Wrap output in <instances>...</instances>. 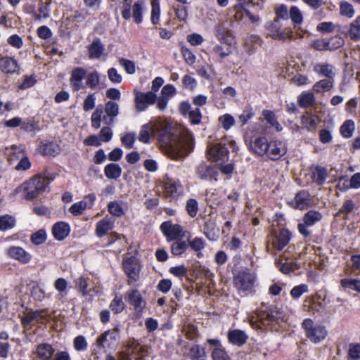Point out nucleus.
Returning a JSON list of instances; mask_svg holds the SVG:
<instances>
[{
    "instance_id": "obj_9",
    "label": "nucleus",
    "mask_w": 360,
    "mask_h": 360,
    "mask_svg": "<svg viewBox=\"0 0 360 360\" xmlns=\"http://www.w3.org/2000/svg\"><path fill=\"white\" fill-rule=\"evenodd\" d=\"M255 281V275L245 271H239L233 278L234 285L240 292L251 291Z\"/></svg>"
},
{
    "instance_id": "obj_49",
    "label": "nucleus",
    "mask_w": 360,
    "mask_h": 360,
    "mask_svg": "<svg viewBox=\"0 0 360 360\" xmlns=\"http://www.w3.org/2000/svg\"><path fill=\"white\" fill-rule=\"evenodd\" d=\"M15 219L9 215L0 217V230L11 229L15 225Z\"/></svg>"
},
{
    "instance_id": "obj_28",
    "label": "nucleus",
    "mask_w": 360,
    "mask_h": 360,
    "mask_svg": "<svg viewBox=\"0 0 360 360\" xmlns=\"http://www.w3.org/2000/svg\"><path fill=\"white\" fill-rule=\"evenodd\" d=\"M54 352L55 349L48 343H41L38 345L35 351L37 357L41 360H50Z\"/></svg>"
},
{
    "instance_id": "obj_13",
    "label": "nucleus",
    "mask_w": 360,
    "mask_h": 360,
    "mask_svg": "<svg viewBox=\"0 0 360 360\" xmlns=\"http://www.w3.org/2000/svg\"><path fill=\"white\" fill-rule=\"evenodd\" d=\"M48 314L46 309L36 310L34 311H29L25 314L21 319V323L23 327L33 323L34 321L43 323L47 320Z\"/></svg>"
},
{
    "instance_id": "obj_42",
    "label": "nucleus",
    "mask_w": 360,
    "mask_h": 360,
    "mask_svg": "<svg viewBox=\"0 0 360 360\" xmlns=\"http://www.w3.org/2000/svg\"><path fill=\"white\" fill-rule=\"evenodd\" d=\"M315 101V97L312 93L303 92L298 98V102L301 107L308 108Z\"/></svg>"
},
{
    "instance_id": "obj_1",
    "label": "nucleus",
    "mask_w": 360,
    "mask_h": 360,
    "mask_svg": "<svg viewBox=\"0 0 360 360\" xmlns=\"http://www.w3.org/2000/svg\"><path fill=\"white\" fill-rule=\"evenodd\" d=\"M181 129L165 123L158 129V141L162 152L172 159L186 156L193 148L192 136L186 134L181 136Z\"/></svg>"
},
{
    "instance_id": "obj_17",
    "label": "nucleus",
    "mask_w": 360,
    "mask_h": 360,
    "mask_svg": "<svg viewBox=\"0 0 360 360\" xmlns=\"http://www.w3.org/2000/svg\"><path fill=\"white\" fill-rule=\"evenodd\" d=\"M119 105L112 101H108L105 105L104 111L106 115L103 116V120L107 125L111 124L114 119L119 115Z\"/></svg>"
},
{
    "instance_id": "obj_19",
    "label": "nucleus",
    "mask_w": 360,
    "mask_h": 360,
    "mask_svg": "<svg viewBox=\"0 0 360 360\" xmlns=\"http://www.w3.org/2000/svg\"><path fill=\"white\" fill-rule=\"evenodd\" d=\"M269 147V143L264 136L257 137L250 143V149L259 156L266 155Z\"/></svg>"
},
{
    "instance_id": "obj_52",
    "label": "nucleus",
    "mask_w": 360,
    "mask_h": 360,
    "mask_svg": "<svg viewBox=\"0 0 360 360\" xmlns=\"http://www.w3.org/2000/svg\"><path fill=\"white\" fill-rule=\"evenodd\" d=\"M219 122L221 124L222 127L228 130L232 126H233L235 123V120L233 116H231L229 114H225L219 118Z\"/></svg>"
},
{
    "instance_id": "obj_63",
    "label": "nucleus",
    "mask_w": 360,
    "mask_h": 360,
    "mask_svg": "<svg viewBox=\"0 0 360 360\" xmlns=\"http://www.w3.org/2000/svg\"><path fill=\"white\" fill-rule=\"evenodd\" d=\"M99 75L94 71L88 75L86 83L91 89H95L99 83Z\"/></svg>"
},
{
    "instance_id": "obj_31",
    "label": "nucleus",
    "mask_w": 360,
    "mask_h": 360,
    "mask_svg": "<svg viewBox=\"0 0 360 360\" xmlns=\"http://www.w3.org/2000/svg\"><path fill=\"white\" fill-rule=\"evenodd\" d=\"M327 176L328 170L323 167L317 166L312 171L311 178L313 181L319 186H321L325 183Z\"/></svg>"
},
{
    "instance_id": "obj_37",
    "label": "nucleus",
    "mask_w": 360,
    "mask_h": 360,
    "mask_svg": "<svg viewBox=\"0 0 360 360\" xmlns=\"http://www.w3.org/2000/svg\"><path fill=\"white\" fill-rule=\"evenodd\" d=\"M322 219V214L317 211L310 210L303 217V222L307 226H313L317 221Z\"/></svg>"
},
{
    "instance_id": "obj_64",
    "label": "nucleus",
    "mask_w": 360,
    "mask_h": 360,
    "mask_svg": "<svg viewBox=\"0 0 360 360\" xmlns=\"http://www.w3.org/2000/svg\"><path fill=\"white\" fill-rule=\"evenodd\" d=\"M308 292V286L306 284H301L297 286H295L290 290V295L295 298H299L303 293Z\"/></svg>"
},
{
    "instance_id": "obj_58",
    "label": "nucleus",
    "mask_w": 360,
    "mask_h": 360,
    "mask_svg": "<svg viewBox=\"0 0 360 360\" xmlns=\"http://www.w3.org/2000/svg\"><path fill=\"white\" fill-rule=\"evenodd\" d=\"M214 360H230L226 352L222 347H217L212 352Z\"/></svg>"
},
{
    "instance_id": "obj_59",
    "label": "nucleus",
    "mask_w": 360,
    "mask_h": 360,
    "mask_svg": "<svg viewBox=\"0 0 360 360\" xmlns=\"http://www.w3.org/2000/svg\"><path fill=\"white\" fill-rule=\"evenodd\" d=\"M46 234L44 230H39L31 236V241L35 245H40L45 242Z\"/></svg>"
},
{
    "instance_id": "obj_33",
    "label": "nucleus",
    "mask_w": 360,
    "mask_h": 360,
    "mask_svg": "<svg viewBox=\"0 0 360 360\" xmlns=\"http://www.w3.org/2000/svg\"><path fill=\"white\" fill-rule=\"evenodd\" d=\"M309 194L306 191L298 193L295 197V207L299 210L307 208L310 204Z\"/></svg>"
},
{
    "instance_id": "obj_12",
    "label": "nucleus",
    "mask_w": 360,
    "mask_h": 360,
    "mask_svg": "<svg viewBox=\"0 0 360 360\" xmlns=\"http://www.w3.org/2000/svg\"><path fill=\"white\" fill-rule=\"evenodd\" d=\"M160 229L169 241L182 239L184 237L182 227L179 224H173L170 221L163 222Z\"/></svg>"
},
{
    "instance_id": "obj_27",
    "label": "nucleus",
    "mask_w": 360,
    "mask_h": 360,
    "mask_svg": "<svg viewBox=\"0 0 360 360\" xmlns=\"http://www.w3.org/2000/svg\"><path fill=\"white\" fill-rule=\"evenodd\" d=\"M86 71L83 68H76L72 71L70 82L75 91L82 87V80L84 78Z\"/></svg>"
},
{
    "instance_id": "obj_50",
    "label": "nucleus",
    "mask_w": 360,
    "mask_h": 360,
    "mask_svg": "<svg viewBox=\"0 0 360 360\" xmlns=\"http://www.w3.org/2000/svg\"><path fill=\"white\" fill-rule=\"evenodd\" d=\"M186 211L191 217H195L198 211V204L196 200L191 198L186 202Z\"/></svg>"
},
{
    "instance_id": "obj_26",
    "label": "nucleus",
    "mask_w": 360,
    "mask_h": 360,
    "mask_svg": "<svg viewBox=\"0 0 360 360\" xmlns=\"http://www.w3.org/2000/svg\"><path fill=\"white\" fill-rule=\"evenodd\" d=\"M52 233L56 240H63L69 235L70 226L65 222H57L52 227Z\"/></svg>"
},
{
    "instance_id": "obj_36",
    "label": "nucleus",
    "mask_w": 360,
    "mask_h": 360,
    "mask_svg": "<svg viewBox=\"0 0 360 360\" xmlns=\"http://www.w3.org/2000/svg\"><path fill=\"white\" fill-rule=\"evenodd\" d=\"M319 122V118L314 115H305L302 117V124L308 130L315 129Z\"/></svg>"
},
{
    "instance_id": "obj_61",
    "label": "nucleus",
    "mask_w": 360,
    "mask_h": 360,
    "mask_svg": "<svg viewBox=\"0 0 360 360\" xmlns=\"http://www.w3.org/2000/svg\"><path fill=\"white\" fill-rule=\"evenodd\" d=\"M189 354L192 359L197 360L200 357L205 355V352L203 349L200 348L198 345H193L189 350Z\"/></svg>"
},
{
    "instance_id": "obj_56",
    "label": "nucleus",
    "mask_w": 360,
    "mask_h": 360,
    "mask_svg": "<svg viewBox=\"0 0 360 360\" xmlns=\"http://www.w3.org/2000/svg\"><path fill=\"white\" fill-rule=\"evenodd\" d=\"M119 63L124 68L128 74L132 75L135 72L136 68L133 61L121 58L119 59Z\"/></svg>"
},
{
    "instance_id": "obj_60",
    "label": "nucleus",
    "mask_w": 360,
    "mask_h": 360,
    "mask_svg": "<svg viewBox=\"0 0 360 360\" xmlns=\"http://www.w3.org/2000/svg\"><path fill=\"white\" fill-rule=\"evenodd\" d=\"M276 264L283 274H289L295 270L294 265L291 262H283L282 259H276Z\"/></svg>"
},
{
    "instance_id": "obj_29",
    "label": "nucleus",
    "mask_w": 360,
    "mask_h": 360,
    "mask_svg": "<svg viewBox=\"0 0 360 360\" xmlns=\"http://www.w3.org/2000/svg\"><path fill=\"white\" fill-rule=\"evenodd\" d=\"M155 131V126L149 122L143 124L139 133L138 139L139 141L148 143L150 140V136L154 134Z\"/></svg>"
},
{
    "instance_id": "obj_6",
    "label": "nucleus",
    "mask_w": 360,
    "mask_h": 360,
    "mask_svg": "<svg viewBox=\"0 0 360 360\" xmlns=\"http://www.w3.org/2000/svg\"><path fill=\"white\" fill-rule=\"evenodd\" d=\"M305 335L314 343H319L323 340L328 331L325 326L315 324L311 319H304L302 323Z\"/></svg>"
},
{
    "instance_id": "obj_7",
    "label": "nucleus",
    "mask_w": 360,
    "mask_h": 360,
    "mask_svg": "<svg viewBox=\"0 0 360 360\" xmlns=\"http://www.w3.org/2000/svg\"><path fill=\"white\" fill-rule=\"evenodd\" d=\"M119 339V329L115 327L99 335L96 340V345L107 352L109 349H114L116 347Z\"/></svg>"
},
{
    "instance_id": "obj_53",
    "label": "nucleus",
    "mask_w": 360,
    "mask_h": 360,
    "mask_svg": "<svg viewBox=\"0 0 360 360\" xmlns=\"http://www.w3.org/2000/svg\"><path fill=\"white\" fill-rule=\"evenodd\" d=\"M121 142L122 145L127 149L131 148L135 142V134L132 132L124 134L121 137Z\"/></svg>"
},
{
    "instance_id": "obj_20",
    "label": "nucleus",
    "mask_w": 360,
    "mask_h": 360,
    "mask_svg": "<svg viewBox=\"0 0 360 360\" xmlns=\"http://www.w3.org/2000/svg\"><path fill=\"white\" fill-rule=\"evenodd\" d=\"M314 71L319 75L328 79H334L336 75L335 68L326 63L316 64L314 66Z\"/></svg>"
},
{
    "instance_id": "obj_55",
    "label": "nucleus",
    "mask_w": 360,
    "mask_h": 360,
    "mask_svg": "<svg viewBox=\"0 0 360 360\" xmlns=\"http://www.w3.org/2000/svg\"><path fill=\"white\" fill-rule=\"evenodd\" d=\"M340 13L348 18H352L354 14L352 5L346 1H342L340 4Z\"/></svg>"
},
{
    "instance_id": "obj_2",
    "label": "nucleus",
    "mask_w": 360,
    "mask_h": 360,
    "mask_svg": "<svg viewBox=\"0 0 360 360\" xmlns=\"http://www.w3.org/2000/svg\"><path fill=\"white\" fill-rule=\"evenodd\" d=\"M284 319L285 316L280 309L271 305L255 311L249 316V322L252 328L262 329L263 327H267Z\"/></svg>"
},
{
    "instance_id": "obj_25",
    "label": "nucleus",
    "mask_w": 360,
    "mask_h": 360,
    "mask_svg": "<svg viewBox=\"0 0 360 360\" xmlns=\"http://www.w3.org/2000/svg\"><path fill=\"white\" fill-rule=\"evenodd\" d=\"M127 295L129 303L134 306L136 311L141 312L145 307L146 303L139 290H129L127 292Z\"/></svg>"
},
{
    "instance_id": "obj_4",
    "label": "nucleus",
    "mask_w": 360,
    "mask_h": 360,
    "mask_svg": "<svg viewBox=\"0 0 360 360\" xmlns=\"http://www.w3.org/2000/svg\"><path fill=\"white\" fill-rule=\"evenodd\" d=\"M49 184V180L45 177L36 175L29 181L23 183L15 188V192L18 193L21 191L26 192L25 198L31 200L44 192Z\"/></svg>"
},
{
    "instance_id": "obj_54",
    "label": "nucleus",
    "mask_w": 360,
    "mask_h": 360,
    "mask_svg": "<svg viewBox=\"0 0 360 360\" xmlns=\"http://www.w3.org/2000/svg\"><path fill=\"white\" fill-rule=\"evenodd\" d=\"M355 205L352 200H346L342 205V207L339 210L337 215L347 216L349 214L354 208Z\"/></svg>"
},
{
    "instance_id": "obj_57",
    "label": "nucleus",
    "mask_w": 360,
    "mask_h": 360,
    "mask_svg": "<svg viewBox=\"0 0 360 360\" xmlns=\"http://www.w3.org/2000/svg\"><path fill=\"white\" fill-rule=\"evenodd\" d=\"M289 15L292 22L295 25L300 24L302 22V15L297 7H291Z\"/></svg>"
},
{
    "instance_id": "obj_62",
    "label": "nucleus",
    "mask_w": 360,
    "mask_h": 360,
    "mask_svg": "<svg viewBox=\"0 0 360 360\" xmlns=\"http://www.w3.org/2000/svg\"><path fill=\"white\" fill-rule=\"evenodd\" d=\"M349 358L351 360H357L360 359V344H351L349 345Z\"/></svg>"
},
{
    "instance_id": "obj_15",
    "label": "nucleus",
    "mask_w": 360,
    "mask_h": 360,
    "mask_svg": "<svg viewBox=\"0 0 360 360\" xmlns=\"http://www.w3.org/2000/svg\"><path fill=\"white\" fill-rule=\"evenodd\" d=\"M123 267L124 272L133 281H136L139 278V266L137 259L131 257L123 262Z\"/></svg>"
},
{
    "instance_id": "obj_23",
    "label": "nucleus",
    "mask_w": 360,
    "mask_h": 360,
    "mask_svg": "<svg viewBox=\"0 0 360 360\" xmlns=\"http://www.w3.org/2000/svg\"><path fill=\"white\" fill-rule=\"evenodd\" d=\"M165 190L168 196L176 198L182 192V186L178 180L167 178L165 182Z\"/></svg>"
},
{
    "instance_id": "obj_8",
    "label": "nucleus",
    "mask_w": 360,
    "mask_h": 360,
    "mask_svg": "<svg viewBox=\"0 0 360 360\" xmlns=\"http://www.w3.org/2000/svg\"><path fill=\"white\" fill-rule=\"evenodd\" d=\"M267 34L272 39L276 40L285 41L287 39L292 38V32L290 28H283V26L278 18L274 19L266 25Z\"/></svg>"
},
{
    "instance_id": "obj_38",
    "label": "nucleus",
    "mask_w": 360,
    "mask_h": 360,
    "mask_svg": "<svg viewBox=\"0 0 360 360\" xmlns=\"http://www.w3.org/2000/svg\"><path fill=\"white\" fill-rule=\"evenodd\" d=\"M144 9V4L143 1H137L136 2L132 8V18H134V21L139 24L142 22V14Z\"/></svg>"
},
{
    "instance_id": "obj_16",
    "label": "nucleus",
    "mask_w": 360,
    "mask_h": 360,
    "mask_svg": "<svg viewBox=\"0 0 360 360\" xmlns=\"http://www.w3.org/2000/svg\"><path fill=\"white\" fill-rule=\"evenodd\" d=\"M196 173L198 178L201 180H208L213 179L217 181V175L218 172L213 167L208 165L204 162H201L197 167Z\"/></svg>"
},
{
    "instance_id": "obj_14",
    "label": "nucleus",
    "mask_w": 360,
    "mask_h": 360,
    "mask_svg": "<svg viewBox=\"0 0 360 360\" xmlns=\"http://www.w3.org/2000/svg\"><path fill=\"white\" fill-rule=\"evenodd\" d=\"M286 153V147L283 142L275 141L269 142L266 157L271 160H279Z\"/></svg>"
},
{
    "instance_id": "obj_40",
    "label": "nucleus",
    "mask_w": 360,
    "mask_h": 360,
    "mask_svg": "<svg viewBox=\"0 0 360 360\" xmlns=\"http://www.w3.org/2000/svg\"><path fill=\"white\" fill-rule=\"evenodd\" d=\"M41 153L44 155L56 156L60 153L59 146L53 142H50L46 144H44L41 147Z\"/></svg>"
},
{
    "instance_id": "obj_47",
    "label": "nucleus",
    "mask_w": 360,
    "mask_h": 360,
    "mask_svg": "<svg viewBox=\"0 0 360 360\" xmlns=\"http://www.w3.org/2000/svg\"><path fill=\"white\" fill-rule=\"evenodd\" d=\"M160 9L158 0H151L150 19L153 25H157L160 21Z\"/></svg>"
},
{
    "instance_id": "obj_46",
    "label": "nucleus",
    "mask_w": 360,
    "mask_h": 360,
    "mask_svg": "<svg viewBox=\"0 0 360 360\" xmlns=\"http://www.w3.org/2000/svg\"><path fill=\"white\" fill-rule=\"evenodd\" d=\"M262 115L264 116L266 122L271 127H275L278 131L282 129V127H281L280 124L277 122L276 119L275 114L272 111L264 110L262 111Z\"/></svg>"
},
{
    "instance_id": "obj_5",
    "label": "nucleus",
    "mask_w": 360,
    "mask_h": 360,
    "mask_svg": "<svg viewBox=\"0 0 360 360\" xmlns=\"http://www.w3.org/2000/svg\"><path fill=\"white\" fill-rule=\"evenodd\" d=\"M290 239V232L287 229H282L278 233H274L268 237L266 250L271 254H276V250H283L288 244Z\"/></svg>"
},
{
    "instance_id": "obj_51",
    "label": "nucleus",
    "mask_w": 360,
    "mask_h": 360,
    "mask_svg": "<svg viewBox=\"0 0 360 360\" xmlns=\"http://www.w3.org/2000/svg\"><path fill=\"white\" fill-rule=\"evenodd\" d=\"M109 212L116 217H121L124 214L122 207L116 201L110 202L108 205Z\"/></svg>"
},
{
    "instance_id": "obj_44",
    "label": "nucleus",
    "mask_w": 360,
    "mask_h": 360,
    "mask_svg": "<svg viewBox=\"0 0 360 360\" xmlns=\"http://www.w3.org/2000/svg\"><path fill=\"white\" fill-rule=\"evenodd\" d=\"M355 129L354 123L352 120H346L340 127L341 134L345 138H350L353 135V132Z\"/></svg>"
},
{
    "instance_id": "obj_11",
    "label": "nucleus",
    "mask_w": 360,
    "mask_h": 360,
    "mask_svg": "<svg viewBox=\"0 0 360 360\" xmlns=\"http://www.w3.org/2000/svg\"><path fill=\"white\" fill-rule=\"evenodd\" d=\"M207 156L213 162H225L229 159V150L221 143H214L208 147Z\"/></svg>"
},
{
    "instance_id": "obj_3",
    "label": "nucleus",
    "mask_w": 360,
    "mask_h": 360,
    "mask_svg": "<svg viewBox=\"0 0 360 360\" xmlns=\"http://www.w3.org/2000/svg\"><path fill=\"white\" fill-rule=\"evenodd\" d=\"M7 161L10 165H13L16 171H26L31 167V162L25 153V148L13 145L6 148Z\"/></svg>"
},
{
    "instance_id": "obj_22",
    "label": "nucleus",
    "mask_w": 360,
    "mask_h": 360,
    "mask_svg": "<svg viewBox=\"0 0 360 360\" xmlns=\"http://www.w3.org/2000/svg\"><path fill=\"white\" fill-rule=\"evenodd\" d=\"M86 198L89 199L91 203L88 205L87 202L84 200H82L77 202L74 203L69 208V211L71 214L75 216L79 215L82 214V212L87 208H90L92 207L94 200H96V196L94 194L88 195Z\"/></svg>"
},
{
    "instance_id": "obj_39",
    "label": "nucleus",
    "mask_w": 360,
    "mask_h": 360,
    "mask_svg": "<svg viewBox=\"0 0 360 360\" xmlns=\"http://www.w3.org/2000/svg\"><path fill=\"white\" fill-rule=\"evenodd\" d=\"M181 333L188 340H195L198 336V328L193 324H184L181 328Z\"/></svg>"
},
{
    "instance_id": "obj_18",
    "label": "nucleus",
    "mask_w": 360,
    "mask_h": 360,
    "mask_svg": "<svg viewBox=\"0 0 360 360\" xmlns=\"http://www.w3.org/2000/svg\"><path fill=\"white\" fill-rule=\"evenodd\" d=\"M7 253L10 257L19 261L22 264L28 263L31 259V255L26 252L23 248L17 246L10 247Z\"/></svg>"
},
{
    "instance_id": "obj_30",
    "label": "nucleus",
    "mask_w": 360,
    "mask_h": 360,
    "mask_svg": "<svg viewBox=\"0 0 360 360\" xmlns=\"http://www.w3.org/2000/svg\"><path fill=\"white\" fill-rule=\"evenodd\" d=\"M104 46L99 39H96L88 48L89 57L91 59H98L104 51Z\"/></svg>"
},
{
    "instance_id": "obj_48",
    "label": "nucleus",
    "mask_w": 360,
    "mask_h": 360,
    "mask_svg": "<svg viewBox=\"0 0 360 360\" xmlns=\"http://www.w3.org/2000/svg\"><path fill=\"white\" fill-rule=\"evenodd\" d=\"M110 308L114 314H119L122 312L124 308L125 304L120 297L116 296L111 302Z\"/></svg>"
},
{
    "instance_id": "obj_41",
    "label": "nucleus",
    "mask_w": 360,
    "mask_h": 360,
    "mask_svg": "<svg viewBox=\"0 0 360 360\" xmlns=\"http://www.w3.org/2000/svg\"><path fill=\"white\" fill-rule=\"evenodd\" d=\"M175 240L176 241L171 245V252L174 255L178 256L183 254L186 250L188 248V244L185 241L182 240V239H177Z\"/></svg>"
},
{
    "instance_id": "obj_21",
    "label": "nucleus",
    "mask_w": 360,
    "mask_h": 360,
    "mask_svg": "<svg viewBox=\"0 0 360 360\" xmlns=\"http://www.w3.org/2000/svg\"><path fill=\"white\" fill-rule=\"evenodd\" d=\"M227 337L230 343L238 347L243 345L248 338L244 331L238 329L230 330L228 332Z\"/></svg>"
},
{
    "instance_id": "obj_32",
    "label": "nucleus",
    "mask_w": 360,
    "mask_h": 360,
    "mask_svg": "<svg viewBox=\"0 0 360 360\" xmlns=\"http://www.w3.org/2000/svg\"><path fill=\"white\" fill-rule=\"evenodd\" d=\"M113 222L110 219H103L100 220L96 228V234L98 237H103L108 233V232L112 229Z\"/></svg>"
},
{
    "instance_id": "obj_24",
    "label": "nucleus",
    "mask_w": 360,
    "mask_h": 360,
    "mask_svg": "<svg viewBox=\"0 0 360 360\" xmlns=\"http://www.w3.org/2000/svg\"><path fill=\"white\" fill-rule=\"evenodd\" d=\"M0 70L6 74H13L18 71L19 66L17 61L11 57H1L0 58Z\"/></svg>"
},
{
    "instance_id": "obj_10",
    "label": "nucleus",
    "mask_w": 360,
    "mask_h": 360,
    "mask_svg": "<svg viewBox=\"0 0 360 360\" xmlns=\"http://www.w3.org/2000/svg\"><path fill=\"white\" fill-rule=\"evenodd\" d=\"M135 108L137 112L144 111L148 105L155 103L156 95L153 91L146 93L141 92L137 90L134 91Z\"/></svg>"
},
{
    "instance_id": "obj_35",
    "label": "nucleus",
    "mask_w": 360,
    "mask_h": 360,
    "mask_svg": "<svg viewBox=\"0 0 360 360\" xmlns=\"http://www.w3.org/2000/svg\"><path fill=\"white\" fill-rule=\"evenodd\" d=\"M334 79L325 78L315 83L313 90L316 93H323L330 91L333 87Z\"/></svg>"
},
{
    "instance_id": "obj_43",
    "label": "nucleus",
    "mask_w": 360,
    "mask_h": 360,
    "mask_svg": "<svg viewBox=\"0 0 360 360\" xmlns=\"http://www.w3.org/2000/svg\"><path fill=\"white\" fill-rule=\"evenodd\" d=\"M304 304V310L311 311L313 312H320L322 310V304L320 302H316L314 297H309L305 300Z\"/></svg>"
},
{
    "instance_id": "obj_45",
    "label": "nucleus",
    "mask_w": 360,
    "mask_h": 360,
    "mask_svg": "<svg viewBox=\"0 0 360 360\" xmlns=\"http://www.w3.org/2000/svg\"><path fill=\"white\" fill-rule=\"evenodd\" d=\"M103 113V106L98 105L95 111L92 113L91 120V126L95 129H98L101 127V117Z\"/></svg>"
},
{
    "instance_id": "obj_34",
    "label": "nucleus",
    "mask_w": 360,
    "mask_h": 360,
    "mask_svg": "<svg viewBox=\"0 0 360 360\" xmlns=\"http://www.w3.org/2000/svg\"><path fill=\"white\" fill-rule=\"evenodd\" d=\"M104 173L108 179H117L121 176L122 168L117 164L110 163L105 167Z\"/></svg>"
}]
</instances>
